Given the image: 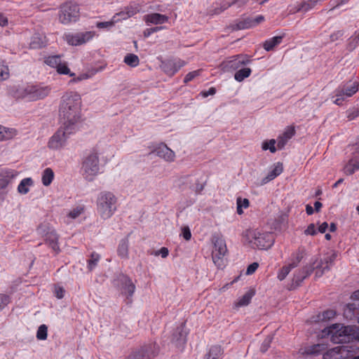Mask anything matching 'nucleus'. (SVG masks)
<instances>
[{
  "label": "nucleus",
  "mask_w": 359,
  "mask_h": 359,
  "mask_svg": "<svg viewBox=\"0 0 359 359\" xmlns=\"http://www.w3.org/2000/svg\"><path fill=\"white\" fill-rule=\"evenodd\" d=\"M200 73H201V70L200 69H198V70H196V71H193V72H191L188 73L185 76V77H184V83H188V82L191 81L194 78H196V76H199Z\"/></svg>",
  "instance_id": "3c124183"
},
{
  "label": "nucleus",
  "mask_w": 359,
  "mask_h": 359,
  "mask_svg": "<svg viewBox=\"0 0 359 359\" xmlns=\"http://www.w3.org/2000/svg\"><path fill=\"white\" fill-rule=\"evenodd\" d=\"M336 316V312L334 310H327L324 311L320 317L323 320H329L332 319Z\"/></svg>",
  "instance_id": "8fccbe9b"
},
{
  "label": "nucleus",
  "mask_w": 359,
  "mask_h": 359,
  "mask_svg": "<svg viewBox=\"0 0 359 359\" xmlns=\"http://www.w3.org/2000/svg\"><path fill=\"white\" fill-rule=\"evenodd\" d=\"M154 153L166 161L172 162L175 158V152L171 150L165 144H159L154 150Z\"/></svg>",
  "instance_id": "a211bd4d"
},
{
  "label": "nucleus",
  "mask_w": 359,
  "mask_h": 359,
  "mask_svg": "<svg viewBox=\"0 0 359 359\" xmlns=\"http://www.w3.org/2000/svg\"><path fill=\"white\" fill-rule=\"evenodd\" d=\"M118 21H119V19H116V15H114L112 19L110 21L97 22L96 26H97V27L100 28V29H103V28L109 29V28L112 27L114 25V24Z\"/></svg>",
  "instance_id": "49530a36"
},
{
  "label": "nucleus",
  "mask_w": 359,
  "mask_h": 359,
  "mask_svg": "<svg viewBox=\"0 0 359 359\" xmlns=\"http://www.w3.org/2000/svg\"><path fill=\"white\" fill-rule=\"evenodd\" d=\"M135 286L133 283L132 280L129 278H125V285L123 287V292L128 296H132L135 292Z\"/></svg>",
  "instance_id": "a19ab883"
},
{
  "label": "nucleus",
  "mask_w": 359,
  "mask_h": 359,
  "mask_svg": "<svg viewBox=\"0 0 359 359\" xmlns=\"http://www.w3.org/2000/svg\"><path fill=\"white\" fill-rule=\"evenodd\" d=\"M163 29V27H156L151 29H148L144 32V36L148 37L151 33L158 32Z\"/></svg>",
  "instance_id": "e2e57ef3"
},
{
  "label": "nucleus",
  "mask_w": 359,
  "mask_h": 359,
  "mask_svg": "<svg viewBox=\"0 0 359 359\" xmlns=\"http://www.w3.org/2000/svg\"><path fill=\"white\" fill-rule=\"evenodd\" d=\"M354 334L353 336V341L355 340L359 341V327L353 325Z\"/></svg>",
  "instance_id": "338daca9"
},
{
  "label": "nucleus",
  "mask_w": 359,
  "mask_h": 359,
  "mask_svg": "<svg viewBox=\"0 0 359 359\" xmlns=\"http://www.w3.org/2000/svg\"><path fill=\"white\" fill-rule=\"evenodd\" d=\"M9 302L8 297L0 294V311L3 309Z\"/></svg>",
  "instance_id": "13d9d810"
},
{
  "label": "nucleus",
  "mask_w": 359,
  "mask_h": 359,
  "mask_svg": "<svg viewBox=\"0 0 359 359\" xmlns=\"http://www.w3.org/2000/svg\"><path fill=\"white\" fill-rule=\"evenodd\" d=\"M16 135L17 130L15 129L0 125V142L11 140Z\"/></svg>",
  "instance_id": "a878e982"
},
{
  "label": "nucleus",
  "mask_w": 359,
  "mask_h": 359,
  "mask_svg": "<svg viewBox=\"0 0 359 359\" xmlns=\"http://www.w3.org/2000/svg\"><path fill=\"white\" fill-rule=\"evenodd\" d=\"M293 269L289 264L288 265L283 266L278 273V278L280 280H283L288 275L291 269Z\"/></svg>",
  "instance_id": "de8ad7c7"
},
{
  "label": "nucleus",
  "mask_w": 359,
  "mask_h": 359,
  "mask_svg": "<svg viewBox=\"0 0 359 359\" xmlns=\"http://www.w3.org/2000/svg\"><path fill=\"white\" fill-rule=\"evenodd\" d=\"M48 327L46 325H41L38 328L36 338L39 340H45L47 339Z\"/></svg>",
  "instance_id": "a18cd8bd"
},
{
  "label": "nucleus",
  "mask_w": 359,
  "mask_h": 359,
  "mask_svg": "<svg viewBox=\"0 0 359 359\" xmlns=\"http://www.w3.org/2000/svg\"><path fill=\"white\" fill-rule=\"evenodd\" d=\"M83 177L88 181H93L100 172L99 154L93 150L84 156L81 168Z\"/></svg>",
  "instance_id": "423d86ee"
},
{
  "label": "nucleus",
  "mask_w": 359,
  "mask_h": 359,
  "mask_svg": "<svg viewBox=\"0 0 359 359\" xmlns=\"http://www.w3.org/2000/svg\"><path fill=\"white\" fill-rule=\"evenodd\" d=\"M276 141L274 139H271L269 141H264L262 143V148L263 150H269L271 153H275L278 148L275 147Z\"/></svg>",
  "instance_id": "37998d69"
},
{
  "label": "nucleus",
  "mask_w": 359,
  "mask_h": 359,
  "mask_svg": "<svg viewBox=\"0 0 359 359\" xmlns=\"http://www.w3.org/2000/svg\"><path fill=\"white\" fill-rule=\"evenodd\" d=\"M182 236L186 241H189L191 238V233L189 226H184L182 229Z\"/></svg>",
  "instance_id": "4d7b16f0"
},
{
  "label": "nucleus",
  "mask_w": 359,
  "mask_h": 359,
  "mask_svg": "<svg viewBox=\"0 0 359 359\" xmlns=\"http://www.w3.org/2000/svg\"><path fill=\"white\" fill-rule=\"evenodd\" d=\"M284 37L283 35L273 36L269 39L266 40L263 43V47L266 51L273 50L276 46L279 45Z\"/></svg>",
  "instance_id": "c85d7f7f"
},
{
  "label": "nucleus",
  "mask_w": 359,
  "mask_h": 359,
  "mask_svg": "<svg viewBox=\"0 0 359 359\" xmlns=\"http://www.w3.org/2000/svg\"><path fill=\"white\" fill-rule=\"evenodd\" d=\"M254 295L255 291L253 290H248L237 300L235 303V306L241 307L248 305Z\"/></svg>",
  "instance_id": "c756f323"
},
{
  "label": "nucleus",
  "mask_w": 359,
  "mask_h": 359,
  "mask_svg": "<svg viewBox=\"0 0 359 359\" xmlns=\"http://www.w3.org/2000/svg\"><path fill=\"white\" fill-rule=\"evenodd\" d=\"M185 65V62L181 60L177 61L168 60L163 63L162 68L165 74L173 76L181 67Z\"/></svg>",
  "instance_id": "aec40b11"
},
{
  "label": "nucleus",
  "mask_w": 359,
  "mask_h": 359,
  "mask_svg": "<svg viewBox=\"0 0 359 359\" xmlns=\"http://www.w3.org/2000/svg\"><path fill=\"white\" fill-rule=\"evenodd\" d=\"M82 99L76 91H67L60 97L58 115L62 125L76 128L81 119Z\"/></svg>",
  "instance_id": "f257e3e1"
},
{
  "label": "nucleus",
  "mask_w": 359,
  "mask_h": 359,
  "mask_svg": "<svg viewBox=\"0 0 359 359\" xmlns=\"http://www.w3.org/2000/svg\"><path fill=\"white\" fill-rule=\"evenodd\" d=\"M358 116H359V110H354L348 113L347 118L349 121H352Z\"/></svg>",
  "instance_id": "69168bd1"
},
{
  "label": "nucleus",
  "mask_w": 359,
  "mask_h": 359,
  "mask_svg": "<svg viewBox=\"0 0 359 359\" xmlns=\"http://www.w3.org/2000/svg\"><path fill=\"white\" fill-rule=\"evenodd\" d=\"M353 325L333 324L323 330V337H330L334 344L347 343L353 341Z\"/></svg>",
  "instance_id": "20e7f679"
},
{
  "label": "nucleus",
  "mask_w": 359,
  "mask_h": 359,
  "mask_svg": "<svg viewBox=\"0 0 359 359\" xmlns=\"http://www.w3.org/2000/svg\"><path fill=\"white\" fill-rule=\"evenodd\" d=\"M33 185V180L30 177H27L21 180L18 187V191L21 194H26L29 191V187Z\"/></svg>",
  "instance_id": "7c9ffc66"
},
{
  "label": "nucleus",
  "mask_w": 359,
  "mask_h": 359,
  "mask_svg": "<svg viewBox=\"0 0 359 359\" xmlns=\"http://www.w3.org/2000/svg\"><path fill=\"white\" fill-rule=\"evenodd\" d=\"M65 289L59 285L55 287V294L57 299H62L65 295Z\"/></svg>",
  "instance_id": "6e6d98bb"
},
{
  "label": "nucleus",
  "mask_w": 359,
  "mask_h": 359,
  "mask_svg": "<svg viewBox=\"0 0 359 359\" xmlns=\"http://www.w3.org/2000/svg\"><path fill=\"white\" fill-rule=\"evenodd\" d=\"M75 130L76 128L73 127L62 124L49 139L48 147L51 150H60L65 148L68 138Z\"/></svg>",
  "instance_id": "0eeeda50"
},
{
  "label": "nucleus",
  "mask_w": 359,
  "mask_h": 359,
  "mask_svg": "<svg viewBox=\"0 0 359 359\" xmlns=\"http://www.w3.org/2000/svg\"><path fill=\"white\" fill-rule=\"evenodd\" d=\"M244 243L253 249L267 250L274 243L272 233L257 229H249L243 233Z\"/></svg>",
  "instance_id": "7ed1b4c3"
},
{
  "label": "nucleus",
  "mask_w": 359,
  "mask_h": 359,
  "mask_svg": "<svg viewBox=\"0 0 359 359\" xmlns=\"http://www.w3.org/2000/svg\"><path fill=\"white\" fill-rule=\"evenodd\" d=\"M140 9V6L138 4H130L125 8L128 13L127 16H130V18L138 13Z\"/></svg>",
  "instance_id": "c03bdc74"
},
{
  "label": "nucleus",
  "mask_w": 359,
  "mask_h": 359,
  "mask_svg": "<svg viewBox=\"0 0 359 359\" xmlns=\"http://www.w3.org/2000/svg\"><path fill=\"white\" fill-rule=\"evenodd\" d=\"M237 204V213L242 215L243 213V208L246 209L250 205L249 200L247 198H241L238 197L236 200Z\"/></svg>",
  "instance_id": "4c0bfd02"
},
{
  "label": "nucleus",
  "mask_w": 359,
  "mask_h": 359,
  "mask_svg": "<svg viewBox=\"0 0 359 359\" xmlns=\"http://www.w3.org/2000/svg\"><path fill=\"white\" fill-rule=\"evenodd\" d=\"M251 74V69L243 68L237 71L234 75V78L236 81L241 82L245 78H248Z\"/></svg>",
  "instance_id": "e433bc0d"
},
{
  "label": "nucleus",
  "mask_w": 359,
  "mask_h": 359,
  "mask_svg": "<svg viewBox=\"0 0 359 359\" xmlns=\"http://www.w3.org/2000/svg\"><path fill=\"white\" fill-rule=\"evenodd\" d=\"M45 62L51 67L55 68L60 74H69L70 76H74V73H70L66 62H62L59 55H53L48 57Z\"/></svg>",
  "instance_id": "4468645a"
},
{
  "label": "nucleus",
  "mask_w": 359,
  "mask_h": 359,
  "mask_svg": "<svg viewBox=\"0 0 359 359\" xmlns=\"http://www.w3.org/2000/svg\"><path fill=\"white\" fill-rule=\"evenodd\" d=\"M187 332L183 325L178 327L173 334L172 340L175 341L177 345L182 346L186 343Z\"/></svg>",
  "instance_id": "b1692460"
},
{
  "label": "nucleus",
  "mask_w": 359,
  "mask_h": 359,
  "mask_svg": "<svg viewBox=\"0 0 359 359\" xmlns=\"http://www.w3.org/2000/svg\"><path fill=\"white\" fill-rule=\"evenodd\" d=\"M358 90V83L356 81L348 82L340 86L334 91L335 97L334 103L337 105H341L348 97L353 95Z\"/></svg>",
  "instance_id": "9d476101"
},
{
  "label": "nucleus",
  "mask_w": 359,
  "mask_h": 359,
  "mask_svg": "<svg viewBox=\"0 0 359 359\" xmlns=\"http://www.w3.org/2000/svg\"><path fill=\"white\" fill-rule=\"evenodd\" d=\"M344 33L343 31L339 30L330 35V40L331 41H335L340 39L343 36Z\"/></svg>",
  "instance_id": "680f3d73"
},
{
  "label": "nucleus",
  "mask_w": 359,
  "mask_h": 359,
  "mask_svg": "<svg viewBox=\"0 0 359 359\" xmlns=\"http://www.w3.org/2000/svg\"><path fill=\"white\" fill-rule=\"evenodd\" d=\"M258 266L259 264L257 262H253L252 264H250L247 268L246 274H252L257 269Z\"/></svg>",
  "instance_id": "bf43d9fd"
},
{
  "label": "nucleus",
  "mask_w": 359,
  "mask_h": 359,
  "mask_svg": "<svg viewBox=\"0 0 359 359\" xmlns=\"http://www.w3.org/2000/svg\"><path fill=\"white\" fill-rule=\"evenodd\" d=\"M317 233L316 226L314 224H310L307 228L304 230L305 235L314 236Z\"/></svg>",
  "instance_id": "5fc2aeb1"
},
{
  "label": "nucleus",
  "mask_w": 359,
  "mask_h": 359,
  "mask_svg": "<svg viewBox=\"0 0 359 359\" xmlns=\"http://www.w3.org/2000/svg\"><path fill=\"white\" fill-rule=\"evenodd\" d=\"M18 175V172L13 169L4 168L0 170V189L6 188L11 181Z\"/></svg>",
  "instance_id": "6ab92c4d"
},
{
  "label": "nucleus",
  "mask_w": 359,
  "mask_h": 359,
  "mask_svg": "<svg viewBox=\"0 0 359 359\" xmlns=\"http://www.w3.org/2000/svg\"><path fill=\"white\" fill-rule=\"evenodd\" d=\"M95 36V32L88 31L85 32L65 34V39L69 45L76 46L88 42L93 39Z\"/></svg>",
  "instance_id": "f8f14e48"
},
{
  "label": "nucleus",
  "mask_w": 359,
  "mask_h": 359,
  "mask_svg": "<svg viewBox=\"0 0 359 359\" xmlns=\"http://www.w3.org/2000/svg\"><path fill=\"white\" fill-rule=\"evenodd\" d=\"M100 255L96 252H92L90 259L88 260V268L92 271L98 264Z\"/></svg>",
  "instance_id": "ea45409f"
},
{
  "label": "nucleus",
  "mask_w": 359,
  "mask_h": 359,
  "mask_svg": "<svg viewBox=\"0 0 359 359\" xmlns=\"http://www.w3.org/2000/svg\"><path fill=\"white\" fill-rule=\"evenodd\" d=\"M283 171V165L282 163L278 162L273 165L272 170L269 174L262 179V184H265L270 181L273 180L278 175H280Z\"/></svg>",
  "instance_id": "5701e85b"
},
{
  "label": "nucleus",
  "mask_w": 359,
  "mask_h": 359,
  "mask_svg": "<svg viewBox=\"0 0 359 359\" xmlns=\"http://www.w3.org/2000/svg\"><path fill=\"white\" fill-rule=\"evenodd\" d=\"M337 258V253L332 252L327 255L323 259H316L313 264L312 269H316V276L320 277L325 272L330 271L331 266Z\"/></svg>",
  "instance_id": "9b49d317"
},
{
  "label": "nucleus",
  "mask_w": 359,
  "mask_h": 359,
  "mask_svg": "<svg viewBox=\"0 0 359 359\" xmlns=\"http://www.w3.org/2000/svg\"><path fill=\"white\" fill-rule=\"evenodd\" d=\"M324 349V345L318 344L306 347L302 353L306 355H318Z\"/></svg>",
  "instance_id": "72a5a7b5"
},
{
  "label": "nucleus",
  "mask_w": 359,
  "mask_h": 359,
  "mask_svg": "<svg viewBox=\"0 0 359 359\" xmlns=\"http://www.w3.org/2000/svg\"><path fill=\"white\" fill-rule=\"evenodd\" d=\"M352 346H339L332 348L323 354V359H346L351 357Z\"/></svg>",
  "instance_id": "ddd939ff"
},
{
  "label": "nucleus",
  "mask_w": 359,
  "mask_h": 359,
  "mask_svg": "<svg viewBox=\"0 0 359 359\" xmlns=\"http://www.w3.org/2000/svg\"><path fill=\"white\" fill-rule=\"evenodd\" d=\"M43 237L46 244L52 249L53 252L55 254H58L60 251L58 243L59 236L55 230L52 228H48Z\"/></svg>",
  "instance_id": "dca6fc26"
},
{
  "label": "nucleus",
  "mask_w": 359,
  "mask_h": 359,
  "mask_svg": "<svg viewBox=\"0 0 359 359\" xmlns=\"http://www.w3.org/2000/svg\"><path fill=\"white\" fill-rule=\"evenodd\" d=\"M250 62L247 55H237L229 57V59L223 62L224 68L237 69L243 65Z\"/></svg>",
  "instance_id": "2eb2a0df"
},
{
  "label": "nucleus",
  "mask_w": 359,
  "mask_h": 359,
  "mask_svg": "<svg viewBox=\"0 0 359 359\" xmlns=\"http://www.w3.org/2000/svg\"><path fill=\"white\" fill-rule=\"evenodd\" d=\"M128 248H129V241L128 238H123L122 239L118 246L117 248V253L118 255L121 259H128Z\"/></svg>",
  "instance_id": "bb28decb"
},
{
  "label": "nucleus",
  "mask_w": 359,
  "mask_h": 359,
  "mask_svg": "<svg viewBox=\"0 0 359 359\" xmlns=\"http://www.w3.org/2000/svg\"><path fill=\"white\" fill-rule=\"evenodd\" d=\"M264 20L263 15H257L255 18H247L238 25L240 29H248L257 26Z\"/></svg>",
  "instance_id": "393cba45"
},
{
  "label": "nucleus",
  "mask_w": 359,
  "mask_h": 359,
  "mask_svg": "<svg viewBox=\"0 0 359 359\" xmlns=\"http://www.w3.org/2000/svg\"><path fill=\"white\" fill-rule=\"evenodd\" d=\"M125 359H143L142 355L138 348L133 351Z\"/></svg>",
  "instance_id": "864d4df0"
},
{
  "label": "nucleus",
  "mask_w": 359,
  "mask_h": 359,
  "mask_svg": "<svg viewBox=\"0 0 359 359\" xmlns=\"http://www.w3.org/2000/svg\"><path fill=\"white\" fill-rule=\"evenodd\" d=\"M295 133L294 128L293 127H287L285 128L282 135L277 138V148L278 149H282Z\"/></svg>",
  "instance_id": "4be33fe9"
},
{
  "label": "nucleus",
  "mask_w": 359,
  "mask_h": 359,
  "mask_svg": "<svg viewBox=\"0 0 359 359\" xmlns=\"http://www.w3.org/2000/svg\"><path fill=\"white\" fill-rule=\"evenodd\" d=\"M8 20L4 13L0 12V26L6 27L8 25Z\"/></svg>",
  "instance_id": "0e129e2a"
},
{
  "label": "nucleus",
  "mask_w": 359,
  "mask_h": 359,
  "mask_svg": "<svg viewBox=\"0 0 359 359\" xmlns=\"http://www.w3.org/2000/svg\"><path fill=\"white\" fill-rule=\"evenodd\" d=\"M212 243L213 244L212 261L218 268H222L224 266V257L228 252L226 241L222 236L214 235L212 238Z\"/></svg>",
  "instance_id": "6e6552de"
},
{
  "label": "nucleus",
  "mask_w": 359,
  "mask_h": 359,
  "mask_svg": "<svg viewBox=\"0 0 359 359\" xmlns=\"http://www.w3.org/2000/svg\"><path fill=\"white\" fill-rule=\"evenodd\" d=\"M304 257V252L302 250H297L294 252L292 255L290 262L289 264L294 269L295 268L298 264L301 262Z\"/></svg>",
  "instance_id": "c9c22d12"
},
{
  "label": "nucleus",
  "mask_w": 359,
  "mask_h": 359,
  "mask_svg": "<svg viewBox=\"0 0 359 359\" xmlns=\"http://www.w3.org/2000/svg\"><path fill=\"white\" fill-rule=\"evenodd\" d=\"M216 90L214 88H210L208 91L202 92V95L207 97L208 95H212L215 93Z\"/></svg>",
  "instance_id": "774afa93"
},
{
  "label": "nucleus",
  "mask_w": 359,
  "mask_h": 359,
  "mask_svg": "<svg viewBox=\"0 0 359 359\" xmlns=\"http://www.w3.org/2000/svg\"><path fill=\"white\" fill-rule=\"evenodd\" d=\"M224 351L221 346H212L205 355V359H219L223 355Z\"/></svg>",
  "instance_id": "cd10ccee"
},
{
  "label": "nucleus",
  "mask_w": 359,
  "mask_h": 359,
  "mask_svg": "<svg viewBox=\"0 0 359 359\" xmlns=\"http://www.w3.org/2000/svg\"><path fill=\"white\" fill-rule=\"evenodd\" d=\"M359 169V159H351L345 165L344 170L346 175H351Z\"/></svg>",
  "instance_id": "473e14b6"
},
{
  "label": "nucleus",
  "mask_w": 359,
  "mask_h": 359,
  "mask_svg": "<svg viewBox=\"0 0 359 359\" xmlns=\"http://www.w3.org/2000/svg\"><path fill=\"white\" fill-rule=\"evenodd\" d=\"M54 178V172L53 170L50 168H46L43 173L41 177L42 183L44 186L48 187L49 186L51 182H53Z\"/></svg>",
  "instance_id": "2f4dec72"
},
{
  "label": "nucleus",
  "mask_w": 359,
  "mask_h": 359,
  "mask_svg": "<svg viewBox=\"0 0 359 359\" xmlns=\"http://www.w3.org/2000/svg\"><path fill=\"white\" fill-rule=\"evenodd\" d=\"M143 359H154L159 353V346L156 343H149L138 348Z\"/></svg>",
  "instance_id": "f3484780"
},
{
  "label": "nucleus",
  "mask_w": 359,
  "mask_h": 359,
  "mask_svg": "<svg viewBox=\"0 0 359 359\" xmlns=\"http://www.w3.org/2000/svg\"><path fill=\"white\" fill-rule=\"evenodd\" d=\"M169 250L167 248L163 247L158 251L155 252V255H161L163 258L168 257Z\"/></svg>",
  "instance_id": "052dcab7"
},
{
  "label": "nucleus",
  "mask_w": 359,
  "mask_h": 359,
  "mask_svg": "<svg viewBox=\"0 0 359 359\" xmlns=\"http://www.w3.org/2000/svg\"><path fill=\"white\" fill-rule=\"evenodd\" d=\"M79 17V8L75 4L67 2L60 8L59 20L64 25L76 22Z\"/></svg>",
  "instance_id": "1a4fd4ad"
},
{
  "label": "nucleus",
  "mask_w": 359,
  "mask_h": 359,
  "mask_svg": "<svg viewBox=\"0 0 359 359\" xmlns=\"http://www.w3.org/2000/svg\"><path fill=\"white\" fill-rule=\"evenodd\" d=\"M318 0H308L307 1H304L299 6L296 10V12H299L301 11H308L309 10L313 8L318 4Z\"/></svg>",
  "instance_id": "58836bf2"
},
{
  "label": "nucleus",
  "mask_w": 359,
  "mask_h": 359,
  "mask_svg": "<svg viewBox=\"0 0 359 359\" xmlns=\"http://www.w3.org/2000/svg\"><path fill=\"white\" fill-rule=\"evenodd\" d=\"M117 198L109 191L101 192L97 201V209L100 217L107 219L110 218L116 210Z\"/></svg>",
  "instance_id": "39448f33"
},
{
  "label": "nucleus",
  "mask_w": 359,
  "mask_h": 359,
  "mask_svg": "<svg viewBox=\"0 0 359 359\" xmlns=\"http://www.w3.org/2000/svg\"><path fill=\"white\" fill-rule=\"evenodd\" d=\"M272 339H273V337L271 336H268L264 339V341H263V343L261 346V348H260V350L262 352L265 353L269 349V348L270 347Z\"/></svg>",
  "instance_id": "603ef678"
},
{
  "label": "nucleus",
  "mask_w": 359,
  "mask_h": 359,
  "mask_svg": "<svg viewBox=\"0 0 359 359\" xmlns=\"http://www.w3.org/2000/svg\"><path fill=\"white\" fill-rule=\"evenodd\" d=\"M124 62L131 67H135L139 65L140 59L137 55L128 53L124 57Z\"/></svg>",
  "instance_id": "f704fd0d"
},
{
  "label": "nucleus",
  "mask_w": 359,
  "mask_h": 359,
  "mask_svg": "<svg viewBox=\"0 0 359 359\" xmlns=\"http://www.w3.org/2000/svg\"><path fill=\"white\" fill-rule=\"evenodd\" d=\"M9 77L8 67L0 63V82L6 80Z\"/></svg>",
  "instance_id": "09e8293b"
},
{
  "label": "nucleus",
  "mask_w": 359,
  "mask_h": 359,
  "mask_svg": "<svg viewBox=\"0 0 359 359\" xmlns=\"http://www.w3.org/2000/svg\"><path fill=\"white\" fill-rule=\"evenodd\" d=\"M50 88L32 83H24L15 86L11 93L17 100L34 102L47 97Z\"/></svg>",
  "instance_id": "f03ea898"
},
{
  "label": "nucleus",
  "mask_w": 359,
  "mask_h": 359,
  "mask_svg": "<svg viewBox=\"0 0 359 359\" xmlns=\"http://www.w3.org/2000/svg\"><path fill=\"white\" fill-rule=\"evenodd\" d=\"M83 208L82 206H77L70 210L67 215V217L70 219H75L83 212Z\"/></svg>",
  "instance_id": "79ce46f5"
},
{
  "label": "nucleus",
  "mask_w": 359,
  "mask_h": 359,
  "mask_svg": "<svg viewBox=\"0 0 359 359\" xmlns=\"http://www.w3.org/2000/svg\"><path fill=\"white\" fill-rule=\"evenodd\" d=\"M143 20L147 25H162L168 21V17L165 15L154 13L145 15Z\"/></svg>",
  "instance_id": "412c9836"
}]
</instances>
